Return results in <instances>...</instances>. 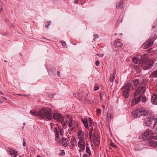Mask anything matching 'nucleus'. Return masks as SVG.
Wrapping results in <instances>:
<instances>
[{"label":"nucleus","instance_id":"nucleus-1","mask_svg":"<svg viewBox=\"0 0 157 157\" xmlns=\"http://www.w3.org/2000/svg\"><path fill=\"white\" fill-rule=\"evenodd\" d=\"M30 113L33 115L39 116L42 118L47 121H49L52 118L50 109L47 108L41 109L37 113L31 110L30 111Z\"/></svg>","mask_w":157,"mask_h":157},{"label":"nucleus","instance_id":"nucleus-2","mask_svg":"<svg viewBox=\"0 0 157 157\" xmlns=\"http://www.w3.org/2000/svg\"><path fill=\"white\" fill-rule=\"evenodd\" d=\"M142 63L141 66L144 70L151 69L153 67L154 63L153 60L147 58V55L143 54L140 56Z\"/></svg>","mask_w":157,"mask_h":157},{"label":"nucleus","instance_id":"nucleus-3","mask_svg":"<svg viewBox=\"0 0 157 157\" xmlns=\"http://www.w3.org/2000/svg\"><path fill=\"white\" fill-rule=\"evenodd\" d=\"M144 89V87L143 86H140L137 89L132 99V106L139 103L140 100L143 93L145 90Z\"/></svg>","mask_w":157,"mask_h":157},{"label":"nucleus","instance_id":"nucleus-4","mask_svg":"<svg viewBox=\"0 0 157 157\" xmlns=\"http://www.w3.org/2000/svg\"><path fill=\"white\" fill-rule=\"evenodd\" d=\"M149 113V111L145 109L144 108H139L135 110L132 112L133 117L135 118L140 116H147Z\"/></svg>","mask_w":157,"mask_h":157},{"label":"nucleus","instance_id":"nucleus-5","mask_svg":"<svg viewBox=\"0 0 157 157\" xmlns=\"http://www.w3.org/2000/svg\"><path fill=\"white\" fill-rule=\"evenodd\" d=\"M131 87V84L130 82L127 83L123 86L122 88V93L125 98L128 97Z\"/></svg>","mask_w":157,"mask_h":157},{"label":"nucleus","instance_id":"nucleus-6","mask_svg":"<svg viewBox=\"0 0 157 157\" xmlns=\"http://www.w3.org/2000/svg\"><path fill=\"white\" fill-rule=\"evenodd\" d=\"M63 130L61 126H59L57 128L55 127V128L54 133L55 134L56 137V141L58 143H60V141H59V133H60V135L62 136L63 135Z\"/></svg>","mask_w":157,"mask_h":157},{"label":"nucleus","instance_id":"nucleus-7","mask_svg":"<svg viewBox=\"0 0 157 157\" xmlns=\"http://www.w3.org/2000/svg\"><path fill=\"white\" fill-rule=\"evenodd\" d=\"M154 134V133L151 130L147 129L144 133L141 135L140 137L144 140H145Z\"/></svg>","mask_w":157,"mask_h":157},{"label":"nucleus","instance_id":"nucleus-8","mask_svg":"<svg viewBox=\"0 0 157 157\" xmlns=\"http://www.w3.org/2000/svg\"><path fill=\"white\" fill-rule=\"evenodd\" d=\"M51 111V113L52 111L50 109ZM51 115H52V114ZM52 116V118L53 117L54 119L56 121H57L59 122L60 123H62L64 121V119L63 117L61 115L58 113H54L53 116ZM53 119L52 118V119Z\"/></svg>","mask_w":157,"mask_h":157},{"label":"nucleus","instance_id":"nucleus-9","mask_svg":"<svg viewBox=\"0 0 157 157\" xmlns=\"http://www.w3.org/2000/svg\"><path fill=\"white\" fill-rule=\"evenodd\" d=\"M155 120L151 116L145 117L144 119V122L146 126H149L153 124H155Z\"/></svg>","mask_w":157,"mask_h":157},{"label":"nucleus","instance_id":"nucleus-10","mask_svg":"<svg viewBox=\"0 0 157 157\" xmlns=\"http://www.w3.org/2000/svg\"><path fill=\"white\" fill-rule=\"evenodd\" d=\"M154 40L155 38L154 37H152L150 39H148L143 44L144 48L147 49L150 47L153 44Z\"/></svg>","mask_w":157,"mask_h":157},{"label":"nucleus","instance_id":"nucleus-11","mask_svg":"<svg viewBox=\"0 0 157 157\" xmlns=\"http://www.w3.org/2000/svg\"><path fill=\"white\" fill-rule=\"evenodd\" d=\"M79 148L82 149V151H84L85 148V141L82 138H81L78 144Z\"/></svg>","mask_w":157,"mask_h":157},{"label":"nucleus","instance_id":"nucleus-12","mask_svg":"<svg viewBox=\"0 0 157 157\" xmlns=\"http://www.w3.org/2000/svg\"><path fill=\"white\" fill-rule=\"evenodd\" d=\"M147 142L149 146L152 147H155L157 145V142L153 140H148Z\"/></svg>","mask_w":157,"mask_h":157},{"label":"nucleus","instance_id":"nucleus-13","mask_svg":"<svg viewBox=\"0 0 157 157\" xmlns=\"http://www.w3.org/2000/svg\"><path fill=\"white\" fill-rule=\"evenodd\" d=\"M123 45V43L120 41V40L119 39L116 40L114 44V46L115 48L121 47Z\"/></svg>","mask_w":157,"mask_h":157},{"label":"nucleus","instance_id":"nucleus-14","mask_svg":"<svg viewBox=\"0 0 157 157\" xmlns=\"http://www.w3.org/2000/svg\"><path fill=\"white\" fill-rule=\"evenodd\" d=\"M151 101L154 105H157V95L154 94L151 97Z\"/></svg>","mask_w":157,"mask_h":157},{"label":"nucleus","instance_id":"nucleus-15","mask_svg":"<svg viewBox=\"0 0 157 157\" xmlns=\"http://www.w3.org/2000/svg\"><path fill=\"white\" fill-rule=\"evenodd\" d=\"M9 153L11 156L13 157H17L18 155L17 152L15 151L12 149H10L9 151Z\"/></svg>","mask_w":157,"mask_h":157},{"label":"nucleus","instance_id":"nucleus-16","mask_svg":"<svg viewBox=\"0 0 157 157\" xmlns=\"http://www.w3.org/2000/svg\"><path fill=\"white\" fill-rule=\"evenodd\" d=\"M133 83L134 85L135 86H137L138 85H139L140 84L143 85L145 86V83H142V82H140L138 79H135L133 80Z\"/></svg>","mask_w":157,"mask_h":157},{"label":"nucleus","instance_id":"nucleus-17","mask_svg":"<svg viewBox=\"0 0 157 157\" xmlns=\"http://www.w3.org/2000/svg\"><path fill=\"white\" fill-rule=\"evenodd\" d=\"M62 143L64 147H66L67 146L68 144V141L66 138L63 137L62 139Z\"/></svg>","mask_w":157,"mask_h":157},{"label":"nucleus","instance_id":"nucleus-18","mask_svg":"<svg viewBox=\"0 0 157 157\" xmlns=\"http://www.w3.org/2000/svg\"><path fill=\"white\" fill-rule=\"evenodd\" d=\"M94 138L93 139V141L94 144H97L98 146L99 144V139L98 138V135H95L94 134Z\"/></svg>","mask_w":157,"mask_h":157},{"label":"nucleus","instance_id":"nucleus-19","mask_svg":"<svg viewBox=\"0 0 157 157\" xmlns=\"http://www.w3.org/2000/svg\"><path fill=\"white\" fill-rule=\"evenodd\" d=\"M81 121L86 128H88L89 125L88 123V120L87 118H85L84 119H81Z\"/></svg>","mask_w":157,"mask_h":157},{"label":"nucleus","instance_id":"nucleus-20","mask_svg":"<svg viewBox=\"0 0 157 157\" xmlns=\"http://www.w3.org/2000/svg\"><path fill=\"white\" fill-rule=\"evenodd\" d=\"M124 3L123 1H121L117 3L116 8L121 9L123 6Z\"/></svg>","mask_w":157,"mask_h":157},{"label":"nucleus","instance_id":"nucleus-21","mask_svg":"<svg viewBox=\"0 0 157 157\" xmlns=\"http://www.w3.org/2000/svg\"><path fill=\"white\" fill-rule=\"evenodd\" d=\"M83 132L82 131L80 130L78 131V135L79 139V140L81 138H82V137L83 136Z\"/></svg>","mask_w":157,"mask_h":157},{"label":"nucleus","instance_id":"nucleus-22","mask_svg":"<svg viewBox=\"0 0 157 157\" xmlns=\"http://www.w3.org/2000/svg\"><path fill=\"white\" fill-rule=\"evenodd\" d=\"M116 72L115 70H114L112 74L110 75V78H115L116 77Z\"/></svg>","mask_w":157,"mask_h":157},{"label":"nucleus","instance_id":"nucleus-23","mask_svg":"<svg viewBox=\"0 0 157 157\" xmlns=\"http://www.w3.org/2000/svg\"><path fill=\"white\" fill-rule=\"evenodd\" d=\"M73 119L71 118H70V120L68 122V124L69 127L70 128L72 126V125H73Z\"/></svg>","mask_w":157,"mask_h":157},{"label":"nucleus","instance_id":"nucleus-24","mask_svg":"<svg viewBox=\"0 0 157 157\" xmlns=\"http://www.w3.org/2000/svg\"><path fill=\"white\" fill-rule=\"evenodd\" d=\"M76 141V139L75 138H71V145L72 146H74L75 145V141Z\"/></svg>","mask_w":157,"mask_h":157},{"label":"nucleus","instance_id":"nucleus-25","mask_svg":"<svg viewBox=\"0 0 157 157\" xmlns=\"http://www.w3.org/2000/svg\"><path fill=\"white\" fill-rule=\"evenodd\" d=\"M99 89V86L98 84L95 83L94 85V90L96 91L98 90Z\"/></svg>","mask_w":157,"mask_h":157},{"label":"nucleus","instance_id":"nucleus-26","mask_svg":"<svg viewBox=\"0 0 157 157\" xmlns=\"http://www.w3.org/2000/svg\"><path fill=\"white\" fill-rule=\"evenodd\" d=\"M86 151L89 155H90L91 154L90 148L87 146H86Z\"/></svg>","mask_w":157,"mask_h":157},{"label":"nucleus","instance_id":"nucleus-27","mask_svg":"<svg viewBox=\"0 0 157 157\" xmlns=\"http://www.w3.org/2000/svg\"><path fill=\"white\" fill-rule=\"evenodd\" d=\"M152 75L153 77H157V71L153 72L152 73Z\"/></svg>","mask_w":157,"mask_h":157},{"label":"nucleus","instance_id":"nucleus-28","mask_svg":"<svg viewBox=\"0 0 157 157\" xmlns=\"http://www.w3.org/2000/svg\"><path fill=\"white\" fill-rule=\"evenodd\" d=\"M59 42L61 43L62 44V45L63 46L65 47L66 48H67V44L66 43V42L63 40H61L59 41Z\"/></svg>","mask_w":157,"mask_h":157},{"label":"nucleus","instance_id":"nucleus-29","mask_svg":"<svg viewBox=\"0 0 157 157\" xmlns=\"http://www.w3.org/2000/svg\"><path fill=\"white\" fill-rule=\"evenodd\" d=\"M92 122L91 119L90 118H89L88 120V123L89 125V127H90L91 126Z\"/></svg>","mask_w":157,"mask_h":157},{"label":"nucleus","instance_id":"nucleus-30","mask_svg":"<svg viewBox=\"0 0 157 157\" xmlns=\"http://www.w3.org/2000/svg\"><path fill=\"white\" fill-rule=\"evenodd\" d=\"M132 67L136 69V71H137L139 69V66L137 65L133 64L132 65Z\"/></svg>","mask_w":157,"mask_h":157},{"label":"nucleus","instance_id":"nucleus-31","mask_svg":"<svg viewBox=\"0 0 157 157\" xmlns=\"http://www.w3.org/2000/svg\"><path fill=\"white\" fill-rule=\"evenodd\" d=\"M132 60L133 62L136 64L138 63V61H137V60L135 58V57L133 58H132Z\"/></svg>","mask_w":157,"mask_h":157},{"label":"nucleus","instance_id":"nucleus-32","mask_svg":"<svg viewBox=\"0 0 157 157\" xmlns=\"http://www.w3.org/2000/svg\"><path fill=\"white\" fill-rule=\"evenodd\" d=\"M147 99L145 96H143L142 98V100L143 102H144L146 101Z\"/></svg>","mask_w":157,"mask_h":157},{"label":"nucleus","instance_id":"nucleus-33","mask_svg":"<svg viewBox=\"0 0 157 157\" xmlns=\"http://www.w3.org/2000/svg\"><path fill=\"white\" fill-rule=\"evenodd\" d=\"M73 95L74 97H77L80 96V94L77 93H74L73 94Z\"/></svg>","mask_w":157,"mask_h":157},{"label":"nucleus","instance_id":"nucleus-34","mask_svg":"<svg viewBox=\"0 0 157 157\" xmlns=\"http://www.w3.org/2000/svg\"><path fill=\"white\" fill-rule=\"evenodd\" d=\"M47 24H46L45 25V27L46 28H48V26L50 25L51 24V22L50 21H48L47 22Z\"/></svg>","mask_w":157,"mask_h":157},{"label":"nucleus","instance_id":"nucleus-35","mask_svg":"<svg viewBox=\"0 0 157 157\" xmlns=\"http://www.w3.org/2000/svg\"><path fill=\"white\" fill-rule=\"evenodd\" d=\"M110 145L111 146L114 147V148H116L117 147V146L114 144L113 143H110Z\"/></svg>","mask_w":157,"mask_h":157},{"label":"nucleus","instance_id":"nucleus-36","mask_svg":"<svg viewBox=\"0 0 157 157\" xmlns=\"http://www.w3.org/2000/svg\"><path fill=\"white\" fill-rule=\"evenodd\" d=\"M94 36L95 37V38L94 39V41H95V38H98L99 36H98V34H94Z\"/></svg>","mask_w":157,"mask_h":157},{"label":"nucleus","instance_id":"nucleus-37","mask_svg":"<svg viewBox=\"0 0 157 157\" xmlns=\"http://www.w3.org/2000/svg\"><path fill=\"white\" fill-rule=\"evenodd\" d=\"M101 109H97V113H101Z\"/></svg>","mask_w":157,"mask_h":157},{"label":"nucleus","instance_id":"nucleus-38","mask_svg":"<svg viewBox=\"0 0 157 157\" xmlns=\"http://www.w3.org/2000/svg\"><path fill=\"white\" fill-rule=\"evenodd\" d=\"M99 64V62L97 60L95 61V65L97 66H98Z\"/></svg>","mask_w":157,"mask_h":157},{"label":"nucleus","instance_id":"nucleus-39","mask_svg":"<svg viewBox=\"0 0 157 157\" xmlns=\"http://www.w3.org/2000/svg\"><path fill=\"white\" fill-rule=\"evenodd\" d=\"M92 135H93V132H90L89 136H90V139H91V136H92Z\"/></svg>","mask_w":157,"mask_h":157},{"label":"nucleus","instance_id":"nucleus-40","mask_svg":"<svg viewBox=\"0 0 157 157\" xmlns=\"http://www.w3.org/2000/svg\"><path fill=\"white\" fill-rule=\"evenodd\" d=\"M22 145H23V146H24V147H26V142H25V141H23Z\"/></svg>","mask_w":157,"mask_h":157},{"label":"nucleus","instance_id":"nucleus-41","mask_svg":"<svg viewBox=\"0 0 157 157\" xmlns=\"http://www.w3.org/2000/svg\"><path fill=\"white\" fill-rule=\"evenodd\" d=\"M96 55L100 57H102L104 56V54H102L100 55L99 54H97Z\"/></svg>","mask_w":157,"mask_h":157},{"label":"nucleus","instance_id":"nucleus-42","mask_svg":"<svg viewBox=\"0 0 157 157\" xmlns=\"http://www.w3.org/2000/svg\"><path fill=\"white\" fill-rule=\"evenodd\" d=\"M59 155H65V152L64 151L62 152L59 153Z\"/></svg>","mask_w":157,"mask_h":157},{"label":"nucleus","instance_id":"nucleus-43","mask_svg":"<svg viewBox=\"0 0 157 157\" xmlns=\"http://www.w3.org/2000/svg\"><path fill=\"white\" fill-rule=\"evenodd\" d=\"M99 97H100V98L101 100L102 98V94L101 93H100Z\"/></svg>","mask_w":157,"mask_h":157},{"label":"nucleus","instance_id":"nucleus-44","mask_svg":"<svg viewBox=\"0 0 157 157\" xmlns=\"http://www.w3.org/2000/svg\"><path fill=\"white\" fill-rule=\"evenodd\" d=\"M57 75H58L59 77H61L60 73L59 71H58L57 72Z\"/></svg>","mask_w":157,"mask_h":157},{"label":"nucleus","instance_id":"nucleus-45","mask_svg":"<svg viewBox=\"0 0 157 157\" xmlns=\"http://www.w3.org/2000/svg\"><path fill=\"white\" fill-rule=\"evenodd\" d=\"M153 138L154 139L157 140V135L155 136H153Z\"/></svg>","mask_w":157,"mask_h":157},{"label":"nucleus","instance_id":"nucleus-46","mask_svg":"<svg viewBox=\"0 0 157 157\" xmlns=\"http://www.w3.org/2000/svg\"><path fill=\"white\" fill-rule=\"evenodd\" d=\"M75 3L77 4L78 3V0H75L74 1Z\"/></svg>","mask_w":157,"mask_h":157},{"label":"nucleus","instance_id":"nucleus-47","mask_svg":"<svg viewBox=\"0 0 157 157\" xmlns=\"http://www.w3.org/2000/svg\"><path fill=\"white\" fill-rule=\"evenodd\" d=\"M3 10L2 8H1V9H0V13H2L3 11Z\"/></svg>","mask_w":157,"mask_h":157},{"label":"nucleus","instance_id":"nucleus-48","mask_svg":"<svg viewBox=\"0 0 157 157\" xmlns=\"http://www.w3.org/2000/svg\"><path fill=\"white\" fill-rule=\"evenodd\" d=\"M83 157H87V155L86 154H84L83 155Z\"/></svg>","mask_w":157,"mask_h":157},{"label":"nucleus","instance_id":"nucleus-49","mask_svg":"<svg viewBox=\"0 0 157 157\" xmlns=\"http://www.w3.org/2000/svg\"><path fill=\"white\" fill-rule=\"evenodd\" d=\"M154 119V120H155V124H156V122H157V117L155 119Z\"/></svg>","mask_w":157,"mask_h":157},{"label":"nucleus","instance_id":"nucleus-50","mask_svg":"<svg viewBox=\"0 0 157 157\" xmlns=\"http://www.w3.org/2000/svg\"><path fill=\"white\" fill-rule=\"evenodd\" d=\"M114 79H109V81L111 82H113L114 81Z\"/></svg>","mask_w":157,"mask_h":157},{"label":"nucleus","instance_id":"nucleus-51","mask_svg":"<svg viewBox=\"0 0 157 157\" xmlns=\"http://www.w3.org/2000/svg\"><path fill=\"white\" fill-rule=\"evenodd\" d=\"M51 72V70L49 69V70H48V73L50 74Z\"/></svg>","mask_w":157,"mask_h":157},{"label":"nucleus","instance_id":"nucleus-52","mask_svg":"<svg viewBox=\"0 0 157 157\" xmlns=\"http://www.w3.org/2000/svg\"><path fill=\"white\" fill-rule=\"evenodd\" d=\"M93 128H91L90 129V132H93Z\"/></svg>","mask_w":157,"mask_h":157},{"label":"nucleus","instance_id":"nucleus-53","mask_svg":"<svg viewBox=\"0 0 157 157\" xmlns=\"http://www.w3.org/2000/svg\"><path fill=\"white\" fill-rule=\"evenodd\" d=\"M5 21L6 22V23H7L8 22V19H6L5 20Z\"/></svg>","mask_w":157,"mask_h":157},{"label":"nucleus","instance_id":"nucleus-54","mask_svg":"<svg viewBox=\"0 0 157 157\" xmlns=\"http://www.w3.org/2000/svg\"><path fill=\"white\" fill-rule=\"evenodd\" d=\"M154 133V134H157V131H156V129H155Z\"/></svg>","mask_w":157,"mask_h":157},{"label":"nucleus","instance_id":"nucleus-55","mask_svg":"<svg viewBox=\"0 0 157 157\" xmlns=\"http://www.w3.org/2000/svg\"><path fill=\"white\" fill-rule=\"evenodd\" d=\"M23 95L24 96H28V95L26 94H24Z\"/></svg>","mask_w":157,"mask_h":157},{"label":"nucleus","instance_id":"nucleus-56","mask_svg":"<svg viewBox=\"0 0 157 157\" xmlns=\"http://www.w3.org/2000/svg\"><path fill=\"white\" fill-rule=\"evenodd\" d=\"M17 95H18L19 96H22V94H17Z\"/></svg>","mask_w":157,"mask_h":157},{"label":"nucleus","instance_id":"nucleus-57","mask_svg":"<svg viewBox=\"0 0 157 157\" xmlns=\"http://www.w3.org/2000/svg\"><path fill=\"white\" fill-rule=\"evenodd\" d=\"M85 0H82V3H84V1H85Z\"/></svg>","mask_w":157,"mask_h":157},{"label":"nucleus","instance_id":"nucleus-58","mask_svg":"<svg viewBox=\"0 0 157 157\" xmlns=\"http://www.w3.org/2000/svg\"><path fill=\"white\" fill-rule=\"evenodd\" d=\"M73 128H71L70 129V130L72 131V130H73Z\"/></svg>","mask_w":157,"mask_h":157},{"label":"nucleus","instance_id":"nucleus-59","mask_svg":"<svg viewBox=\"0 0 157 157\" xmlns=\"http://www.w3.org/2000/svg\"><path fill=\"white\" fill-rule=\"evenodd\" d=\"M139 150V149L135 148V150H136V151H138V150Z\"/></svg>","mask_w":157,"mask_h":157},{"label":"nucleus","instance_id":"nucleus-60","mask_svg":"<svg viewBox=\"0 0 157 157\" xmlns=\"http://www.w3.org/2000/svg\"><path fill=\"white\" fill-rule=\"evenodd\" d=\"M155 27V25H154V26H153L152 27V29H154Z\"/></svg>","mask_w":157,"mask_h":157},{"label":"nucleus","instance_id":"nucleus-61","mask_svg":"<svg viewBox=\"0 0 157 157\" xmlns=\"http://www.w3.org/2000/svg\"><path fill=\"white\" fill-rule=\"evenodd\" d=\"M81 151H82V149H79V152H81Z\"/></svg>","mask_w":157,"mask_h":157},{"label":"nucleus","instance_id":"nucleus-62","mask_svg":"<svg viewBox=\"0 0 157 157\" xmlns=\"http://www.w3.org/2000/svg\"><path fill=\"white\" fill-rule=\"evenodd\" d=\"M0 94H3V93L2 92H1V91H0Z\"/></svg>","mask_w":157,"mask_h":157},{"label":"nucleus","instance_id":"nucleus-63","mask_svg":"<svg viewBox=\"0 0 157 157\" xmlns=\"http://www.w3.org/2000/svg\"><path fill=\"white\" fill-rule=\"evenodd\" d=\"M24 126H23V127H22V129H24Z\"/></svg>","mask_w":157,"mask_h":157},{"label":"nucleus","instance_id":"nucleus-64","mask_svg":"<svg viewBox=\"0 0 157 157\" xmlns=\"http://www.w3.org/2000/svg\"><path fill=\"white\" fill-rule=\"evenodd\" d=\"M37 157H41L40 156V155H38Z\"/></svg>","mask_w":157,"mask_h":157}]
</instances>
